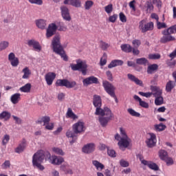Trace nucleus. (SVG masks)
<instances>
[{
    "label": "nucleus",
    "mask_w": 176,
    "mask_h": 176,
    "mask_svg": "<svg viewBox=\"0 0 176 176\" xmlns=\"http://www.w3.org/2000/svg\"><path fill=\"white\" fill-rule=\"evenodd\" d=\"M8 61H10L12 67H18L20 64L19 58L16 57V55L13 52H10L8 54Z\"/></svg>",
    "instance_id": "obj_15"
},
{
    "label": "nucleus",
    "mask_w": 176,
    "mask_h": 176,
    "mask_svg": "<svg viewBox=\"0 0 176 176\" xmlns=\"http://www.w3.org/2000/svg\"><path fill=\"white\" fill-rule=\"evenodd\" d=\"M162 35H166L167 34H169V35L176 34V25H172L169 27L168 29L162 30Z\"/></svg>",
    "instance_id": "obj_27"
},
{
    "label": "nucleus",
    "mask_w": 176,
    "mask_h": 176,
    "mask_svg": "<svg viewBox=\"0 0 176 176\" xmlns=\"http://www.w3.org/2000/svg\"><path fill=\"white\" fill-rule=\"evenodd\" d=\"M174 87H175V82L173 80H169L166 85V91L167 93H171Z\"/></svg>",
    "instance_id": "obj_32"
},
{
    "label": "nucleus",
    "mask_w": 176,
    "mask_h": 176,
    "mask_svg": "<svg viewBox=\"0 0 176 176\" xmlns=\"http://www.w3.org/2000/svg\"><path fill=\"white\" fill-rule=\"evenodd\" d=\"M66 116L67 118H70L71 119H74V120H75V119H78V116L74 114V111H72V109L71 108H69L67 109Z\"/></svg>",
    "instance_id": "obj_39"
},
{
    "label": "nucleus",
    "mask_w": 176,
    "mask_h": 176,
    "mask_svg": "<svg viewBox=\"0 0 176 176\" xmlns=\"http://www.w3.org/2000/svg\"><path fill=\"white\" fill-rule=\"evenodd\" d=\"M119 65H123V60H113L110 64L108 65V68H114V67H118Z\"/></svg>",
    "instance_id": "obj_31"
},
{
    "label": "nucleus",
    "mask_w": 176,
    "mask_h": 176,
    "mask_svg": "<svg viewBox=\"0 0 176 176\" xmlns=\"http://www.w3.org/2000/svg\"><path fill=\"white\" fill-rule=\"evenodd\" d=\"M118 145L120 148H128V146L130 145V139L129 138H120Z\"/></svg>",
    "instance_id": "obj_24"
},
{
    "label": "nucleus",
    "mask_w": 176,
    "mask_h": 176,
    "mask_svg": "<svg viewBox=\"0 0 176 176\" xmlns=\"http://www.w3.org/2000/svg\"><path fill=\"white\" fill-rule=\"evenodd\" d=\"M30 3L34 4V5H43V0H28Z\"/></svg>",
    "instance_id": "obj_61"
},
{
    "label": "nucleus",
    "mask_w": 176,
    "mask_h": 176,
    "mask_svg": "<svg viewBox=\"0 0 176 176\" xmlns=\"http://www.w3.org/2000/svg\"><path fill=\"white\" fill-rule=\"evenodd\" d=\"M102 86L107 94L114 98L116 102H118V98L116 97V94H115V91L116 90V87L112 85V83L109 81L104 80L102 82Z\"/></svg>",
    "instance_id": "obj_6"
},
{
    "label": "nucleus",
    "mask_w": 176,
    "mask_h": 176,
    "mask_svg": "<svg viewBox=\"0 0 176 176\" xmlns=\"http://www.w3.org/2000/svg\"><path fill=\"white\" fill-rule=\"evenodd\" d=\"M7 47H9V42L1 41L0 43V52H2V50H5V49H7Z\"/></svg>",
    "instance_id": "obj_48"
},
{
    "label": "nucleus",
    "mask_w": 176,
    "mask_h": 176,
    "mask_svg": "<svg viewBox=\"0 0 176 176\" xmlns=\"http://www.w3.org/2000/svg\"><path fill=\"white\" fill-rule=\"evenodd\" d=\"M151 90L152 91V96H153L155 98H157V97H162L163 94V91L159 87L151 85Z\"/></svg>",
    "instance_id": "obj_17"
},
{
    "label": "nucleus",
    "mask_w": 176,
    "mask_h": 176,
    "mask_svg": "<svg viewBox=\"0 0 176 176\" xmlns=\"http://www.w3.org/2000/svg\"><path fill=\"white\" fill-rule=\"evenodd\" d=\"M112 111L108 107H104L102 109L101 107H96L95 115L96 116H105V115H111Z\"/></svg>",
    "instance_id": "obj_11"
},
{
    "label": "nucleus",
    "mask_w": 176,
    "mask_h": 176,
    "mask_svg": "<svg viewBox=\"0 0 176 176\" xmlns=\"http://www.w3.org/2000/svg\"><path fill=\"white\" fill-rule=\"evenodd\" d=\"M10 140V136L9 135H5L3 138L2 144L6 145V144L9 142Z\"/></svg>",
    "instance_id": "obj_55"
},
{
    "label": "nucleus",
    "mask_w": 176,
    "mask_h": 176,
    "mask_svg": "<svg viewBox=\"0 0 176 176\" xmlns=\"http://www.w3.org/2000/svg\"><path fill=\"white\" fill-rule=\"evenodd\" d=\"M140 161L142 164H144V166H147L148 168L151 170H153L154 171H159V166L156 164V163L153 162L152 161H146L145 160H141Z\"/></svg>",
    "instance_id": "obj_14"
},
{
    "label": "nucleus",
    "mask_w": 176,
    "mask_h": 176,
    "mask_svg": "<svg viewBox=\"0 0 176 176\" xmlns=\"http://www.w3.org/2000/svg\"><path fill=\"white\" fill-rule=\"evenodd\" d=\"M109 46L110 45L108 43L104 42L102 41H100V47L102 49V50H107Z\"/></svg>",
    "instance_id": "obj_50"
},
{
    "label": "nucleus",
    "mask_w": 176,
    "mask_h": 176,
    "mask_svg": "<svg viewBox=\"0 0 176 176\" xmlns=\"http://www.w3.org/2000/svg\"><path fill=\"white\" fill-rule=\"evenodd\" d=\"M56 87H67V89H74L76 86V81H69L67 79H58L55 83Z\"/></svg>",
    "instance_id": "obj_8"
},
{
    "label": "nucleus",
    "mask_w": 176,
    "mask_h": 176,
    "mask_svg": "<svg viewBox=\"0 0 176 176\" xmlns=\"http://www.w3.org/2000/svg\"><path fill=\"white\" fill-rule=\"evenodd\" d=\"M107 154L111 157H116V152L115 150L107 148Z\"/></svg>",
    "instance_id": "obj_60"
},
{
    "label": "nucleus",
    "mask_w": 176,
    "mask_h": 176,
    "mask_svg": "<svg viewBox=\"0 0 176 176\" xmlns=\"http://www.w3.org/2000/svg\"><path fill=\"white\" fill-rule=\"evenodd\" d=\"M164 36L160 38V43H168V42H173L175 41V37L171 36L170 34H163Z\"/></svg>",
    "instance_id": "obj_21"
},
{
    "label": "nucleus",
    "mask_w": 176,
    "mask_h": 176,
    "mask_svg": "<svg viewBox=\"0 0 176 176\" xmlns=\"http://www.w3.org/2000/svg\"><path fill=\"white\" fill-rule=\"evenodd\" d=\"M106 117L100 116L98 118L99 122L102 127H107L109 121L112 120L115 116H113V113H110L109 115H105Z\"/></svg>",
    "instance_id": "obj_9"
},
{
    "label": "nucleus",
    "mask_w": 176,
    "mask_h": 176,
    "mask_svg": "<svg viewBox=\"0 0 176 176\" xmlns=\"http://www.w3.org/2000/svg\"><path fill=\"white\" fill-rule=\"evenodd\" d=\"M121 50L125 53H131L133 47L129 44H123L121 45Z\"/></svg>",
    "instance_id": "obj_37"
},
{
    "label": "nucleus",
    "mask_w": 176,
    "mask_h": 176,
    "mask_svg": "<svg viewBox=\"0 0 176 176\" xmlns=\"http://www.w3.org/2000/svg\"><path fill=\"white\" fill-rule=\"evenodd\" d=\"M50 122V117L43 116L38 120L37 123H38V124H42V123H43V126H45V124H49Z\"/></svg>",
    "instance_id": "obj_35"
},
{
    "label": "nucleus",
    "mask_w": 176,
    "mask_h": 176,
    "mask_svg": "<svg viewBox=\"0 0 176 176\" xmlns=\"http://www.w3.org/2000/svg\"><path fill=\"white\" fill-rule=\"evenodd\" d=\"M27 146V141L25 139H23L21 144L15 148L16 153H21V152H24V149H25Z\"/></svg>",
    "instance_id": "obj_23"
},
{
    "label": "nucleus",
    "mask_w": 176,
    "mask_h": 176,
    "mask_svg": "<svg viewBox=\"0 0 176 176\" xmlns=\"http://www.w3.org/2000/svg\"><path fill=\"white\" fill-rule=\"evenodd\" d=\"M52 164L54 166H60L62 163H64V158L63 157H57L56 155H52L50 158Z\"/></svg>",
    "instance_id": "obj_19"
},
{
    "label": "nucleus",
    "mask_w": 176,
    "mask_h": 176,
    "mask_svg": "<svg viewBox=\"0 0 176 176\" xmlns=\"http://www.w3.org/2000/svg\"><path fill=\"white\" fill-rule=\"evenodd\" d=\"M92 164L96 166V169L98 170L100 168V170H104V164H101V162L97 161V160H94L92 161Z\"/></svg>",
    "instance_id": "obj_45"
},
{
    "label": "nucleus",
    "mask_w": 176,
    "mask_h": 176,
    "mask_svg": "<svg viewBox=\"0 0 176 176\" xmlns=\"http://www.w3.org/2000/svg\"><path fill=\"white\" fill-rule=\"evenodd\" d=\"M157 28L162 30V28H167V25L165 23H161L159 21L157 22Z\"/></svg>",
    "instance_id": "obj_58"
},
{
    "label": "nucleus",
    "mask_w": 176,
    "mask_h": 176,
    "mask_svg": "<svg viewBox=\"0 0 176 176\" xmlns=\"http://www.w3.org/2000/svg\"><path fill=\"white\" fill-rule=\"evenodd\" d=\"M10 100L12 104H19V101L21 100V94L19 93L14 94L12 95Z\"/></svg>",
    "instance_id": "obj_30"
},
{
    "label": "nucleus",
    "mask_w": 176,
    "mask_h": 176,
    "mask_svg": "<svg viewBox=\"0 0 176 176\" xmlns=\"http://www.w3.org/2000/svg\"><path fill=\"white\" fill-rule=\"evenodd\" d=\"M145 8H146V10L148 13H151V10H153V5L151 2H146Z\"/></svg>",
    "instance_id": "obj_51"
},
{
    "label": "nucleus",
    "mask_w": 176,
    "mask_h": 176,
    "mask_svg": "<svg viewBox=\"0 0 176 176\" xmlns=\"http://www.w3.org/2000/svg\"><path fill=\"white\" fill-rule=\"evenodd\" d=\"M164 162H165L167 164V166H172V164H174V161L173 160V158L170 157H167Z\"/></svg>",
    "instance_id": "obj_59"
},
{
    "label": "nucleus",
    "mask_w": 176,
    "mask_h": 176,
    "mask_svg": "<svg viewBox=\"0 0 176 176\" xmlns=\"http://www.w3.org/2000/svg\"><path fill=\"white\" fill-rule=\"evenodd\" d=\"M28 45L30 47L32 46L36 52H41L42 50V47L41 46L39 42L35 41L34 39L29 40L28 41Z\"/></svg>",
    "instance_id": "obj_18"
},
{
    "label": "nucleus",
    "mask_w": 176,
    "mask_h": 176,
    "mask_svg": "<svg viewBox=\"0 0 176 176\" xmlns=\"http://www.w3.org/2000/svg\"><path fill=\"white\" fill-rule=\"evenodd\" d=\"M138 94L140 96H142V97H146V98H150V97H152V92H142V91H139Z\"/></svg>",
    "instance_id": "obj_53"
},
{
    "label": "nucleus",
    "mask_w": 176,
    "mask_h": 176,
    "mask_svg": "<svg viewBox=\"0 0 176 176\" xmlns=\"http://www.w3.org/2000/svg\"><path fill=\"white\" fill-rule=\"evenodd\" d=\"M153 28H155L153 22L146 23L145 19H142L139 22V30H140L142 34H145L148 31H153Z\"/></svg>",
    "instance_id": "obj_7"
},
{
    "label": "nucleus",
    "mask_w": 176,
    "mask_h": 176,
    "mask_svg": "<svg viewBox=\"0 0 176 176\" xmlns=\"http://www.w3.org/2000/svg\"><path fill=\"white\" fill-rule=\"evenodd\" d=\"M159 69V65L157 64H152L148 66L147 67V74L149 75H152V74H155L156 71Z\"/></svg>",
    "instance_id": "obj_28"
},
{
    "label": "nucleus",
    "mask_w": 176,
    "mask_h": 176,
    "mask_svg": "<svg viewBox=\"0 0 176 176\" xmlns=\"http://www.w3.org/2000/svg\"><path fill=\"white\" fill-rule=\"evenodd\" d=\"M166 65L168 67H170V68H174L175 67V60H173L172 58L170 60H168L166 61Z\"/></svg>",
    "instance_id": "obj_57"
},
{
    "label": "nucleus",
    "mask_w": 176,
    "mask_h": 176,
    "mask_svg": "<svg viewBox=\"0 0 176 176\" xmlns=\"http://www.w3.org/2000/svg\"><path fill=\"white\" fill-rule=\"evenodd\" d=\"M31 83H27L24 86L19 88L20 91L22 93H30L31 92Z\"/></svg>",
    "instance_id": "obj_36"
},
{
    "label": "nucleus",
    "mask_w": 176,
    "mask_h": 176,
    "mask_svg": "<svg viewBox=\"0 0 176 176\" xmlns=\"http://www.w3.org/2000/svg\"><path fill=\"white\" fill-rule=\"evenodd\" d=\"M127 76H128V79H129V80H131V82H134L135 85H138V86H142L143 85L142 80L138 79V78L135 77L134 75L131 74H128Z\"/></svg>",
    "instance_id": "obj_25"
},
{
    "label": "nucleus",
    "mask_w": 176,
    "mask_h": 176,
    "mask_svg": "<svg viewBox=\"0 0 176 176\" xmlns=\"http://www.w3.org/2000/svg\"><path fill=\"white\" fill-rule=\"evenodd\" d=\"M120 134L122 138H129V136H127V133H126V131L123 129V128L120 129Z\"/></svg>",
    "instance_id": "obj_64"
},
{
    "label": "nucleus",
    "mask_w": 176,
    "mask_h": 176,
    "mask_svg": "<svg viewBox=\"0 0 176 176\" xmlns=\"http://www.w3.org/2000/svg\"><path fill=\"white\" fill-rule=\"evenodd\" d=\"M68 167H69V165H68V164H63L60 166V170H62V171H64L65 174H72V170L68 169Z\"/></svg>",
    "instance_id": "obj_38"
},
{
    "label": "nucleus",
    "mask_w": 176,
    "mask_h": 176,
    "mask_svg": "<svg viewBox=\"0 0 176 176\" xmlns=\"http://www.w3.org/2000/svg\"><path fill=\"white\" fill-rule=\"evenodd\" d=\"M35 23L40 30H45L46 28V21L45 19H37L35 21Z\"/></svg>",
    "instance_id": "obj_29"
},
{
    "label": "nucleus",
    "mask_w": 176,
    "mask_h": 176,
    "mask_svg": "<svg viewBox=\"0 0 176 176\" xmlns=\"http://www.w3.org/2000/svg\"><path fill=\"white\" fill-rule=\"evenodd\" d=\"M149 63L146 58H139L136 59V64L138 65H146Z\"/></svg>",
    "instance_id": "obj_40"
},
{
    "label": "nucleus",
    "mask_w": 176,
    "mask_h": 176,
    "mask_svg": "<svg viewBox=\"0 0 176 176\" xmlns=\"http://www.w3.org/2000/svg\"><path fill=\"white\" fill-rule=\"evenodd\" d=\"M12 115L9 111H3L1 113H0V120H3L5 122H8L9 119H10V117Z\"/></svg>",
    "instance_id": "obj_33"
},
{
    "label": "nucleus",
    "mask_w": 176,
    "mask_h": 176,
    "mask_svg": "<svg viewBox=\"0 0 176 176\" xmlns=\"http://www.w3.org/2000/svg\"><path fill=\"white\" fill-rule=\"evenodd\" d=\"M22 72L23 73L22 76L23 79H30V76H31V70H30L28 67L23 68Z\"/></svg>",
    "instance_id": "obj_34"
},
{
    "label": "nucleus",
    "mask_w": 176,
    "mask_h": 176,
    "mask_svg": "<svg viewBox=\"0 0 176 176\" xmlns=\"http://www.w3.org/2000/svg\"><path fill=\"white\" fill-rule=\"evenodd\" d=\"M168 157V154L167 153V151L165 150H160L159 151V157L161 159V160H166V158Z\"/></svg>",
    "instance_id": "obj_42"
},
{
    "label": "nucleus",
    "mask_w": 176,
    "mask_h": 176,
    "mask_svg": "<svg viewBox=\"0 0 176 176\" xmlns=\"http://www.w3.org/2000/svg\"><path fill=\"white\" fill-rule=\"evenodd\" d=\"M52 152L56 155H59L60 156H64L65 155V153H64L63 149L58 147H53Z\"/></svg>",
    "instance_id": "obj_41"
},
{
    "label": "nucleus",
    "mask_w": 176,
    "mask_h": 176,
    "mask_svg": "<svg viewBox=\"0 0 176 176\" xmlns=\"http://www.w3.org/2000/svg\"><path fill=\"white\" fill-rule=\"evenodd\" d=\"M76 64L72 63L70 64V68H72V71H80L82 75H86L87 73V64L86 62L78 59L76 61Z\"/></svg>",
    "instance_id": "obj_5"
},
{
    "label": "nucleus",
    "mask_w": 176,
    "mask_h": 176,
    "mask_svg": "<svg viewBox=\"0 0 176 176\" xmlns=\"http://www.w3.org/2000/svg\"><path fill=\"white\" fill-rule=\"evenodd\" d=\"M116 20H118V14H114L109 17V21L110 23H115Z\"/></svg>",
    "instance_id": "obj_62"
},
{
    "label": "nucleus",
    "mask_w": 176,
    "mask_h": 176,
    "mask_svg": "<svg viewBox=\"0 0 176 176\" xmlns=\"http://www.w3.org/2000/svg\"><path fill=\"white\" fill-rule=\"evenodd\" d=\"M93 5H94V2L93 1L87 0L84 4V8L85 10H90V9L93 8Z\"/></svg>",
    "instance_id": "obj_43"
},
{
    "label": "nucleus",
    "mask_w": 176,
    "mask_h": 176,
    "mask_svg": "<svg viewBox=\"0 0 176 176\" xmlns=\"http://www.w3.org/2000/svg\"><path fill=\"white\" fill-rule=\"evenodd\" d=\"M61 16L65 21H71L72 18L71 14H69V9L65 6H60Z\"/></svg>",
    "instance_id": "obj_10"
},
{
    "label": "nucleus",
    "mask_w": 176,
    "mask_h": 176,
    "mask_svg": "<svg viewBox=\"0 0 176 176\" xmlns=\"http://www.w3.org/2000/svg\"><path fill=\"white\" fill-rule=\"evenodd\" d=\"M104 10L107 14H110V13H112L113 10V5L109 4L104 7Z\"/></svg>",
    "instance_id": "obj_49"
},
{
    "label": "nucleus",
    "mask_w": 176,
    "mask_h": 176,
    "mask_svg": "<svg viewBox=\"0 0 176 176\" xmlns=\"http://www.w3.org/2000/svg\"><path fill=\"white\" fill-rule=\"evenodd\" d=\"M120 20L122 21V23H126L127 21V18L126 17V15L123 12H120Z\"/></svg>",
    "instance_id": "obj_63"
},
{
    "label": "nucleus",
    "mask_w": 176,
    "mask_h": 176,
    "mask_svg": "<svg viewBox=\"0 0 176 176\" xmlns=\"http://www.w3.org/2000/svg\"><path fill=\"white\" fill-rule=\"evenodd\" d=\"M63 3L65 5H72V6H74V8H80L82 6L80 0H65Z\"/></svg>",
    "instance_id": "obj_20"
},
{
    "label": "nucleus",
    "mask_w": 176,
    "mask_h": 176,
    "mask_svg": "<svg viewBox=\"0 0 176 176\" xmlns=\"http://www.w3.org/2000/svg\"><path fill=\"white\" fill-rule=\"evenodd\" d=\"M93 104L96 108H98L102 105L101 97L98 95H94L93 98Z\"/></svg>",
    "instance_id": "obj_26"
},
{
    "label": "nucleus",
    "mask_w": 176,
    "mask_h": 176,
    "mask_svg": "<svg viewBox=\"0 0 176 176\" xmlns=\"http://www.w3.org/2000/svg\"><path fill=\"white\" fill-rule=\"evenodd\" d=\"M60 39V35L57 34L54 36L52 42L53 52L60 56L63 61H68V56L65 54V51H64V48L63 47V45H61Z\"/></svg>",
    "instance_id": "obj_2"
},
{
    "label": "nucleus",
    "mask_w": 176,
    "mask_h": 176,
    "mask_svg": "<svg viewBox=\"0 0 176 176\" xmlns=\"http://www.w3.org/2000/svg\"><path fill=\"white\" fill-rule=\"evenodd\" d=\"M67 31V26L64 25L63 22H58L57 25L56 23H51L49 25L47 29L46 36L47 38H50L56 34V31Z\"/></svg>",
    "instance_id": "obj_4"
},
{
    "label": "nucleus",
    "mask_w": 176,
    "mask_h": 176,
    "mask_svg": "<svg viewBox=\"0 0 176 176\" xmlns=\"http://www.w3.org/2000/svg\"><path fill=\"white\" fill-rule=\"evenodd\" d=\"M72 131L68 130L66 132V137L67 138H73L72 141H70V144L75 143L78 138V134H80L85 132V122L82 121H78L72 125Z\"/></svg>",
    "instance_id": "obj_1"
},
{
    "label": "nucleus",
    "mask_w": 176,
    "mask_h": 176,
    "mask_svg": "<svg viewBox=\"0 0 176 176\" xmlns=\"http://www.w3.org/2000/svg\"><path fill=\"white\" fill-rule=\"evenodd\" d=\"M45 79L47 85L48 86H52L53 85V82L56 79V73L54 72H49L45 76Z\"/></svg>",
    "instance_id": "obj_16"
},
{
    "label": "nucleus",
    "mask_w": 176,
    "mask_h": 176,
    "mask_svg": "<svg viewBox=\"0 0 176 176\" xmlns=\"http://www.w3.org/2000/svg\"><path fill=\"white\" fill-rule=\"evenodd\" d=\"M148 135L150 137L146 140V144L148 148H153L156 145V142H157L156 135L153 133H149Z\"/></svg>",
    "instance_id": "obj_12"
},
{
    "label": "nucleus",
    "mask_w": 176,
    "mask_h": 176,
    "mask_svg": "<svg viewBox=\"0 0 176 176\" xmlns=\"http://www.w3.org/2000/svg\"><path fill=\"white\" fill-rule=\"evenodd\" d=\"M94 149H96V146L93 143H89L82 148V152L84 153H91L94 152Z\"/></svg>",
    "instance_id": "obj_22"
},
{
    "label": "nucleus",
    "mask_w": 176,
    "mask_h": 176,
    "mask_svg": "<svg viewBox=\"0 0 176 176\" xmlns=\"http://www.w3.org/2000/svg\"><path fill=\"white\" fill-rule=\"evenodd\" d=\"M128 112L131 116H135V118H140V116H141L140 113L135 111L133 109H128Z\"/></svg>",
    "instance_id": "obj_47"
},
{
    "label": "nucleus",
    "mask_w": 176,
    "mask_h": 176,
    "mask_svg": "<svg viewBox=\"0 0 176 176\" xmlns=\"http://www.w3.org/2000/svg\"><path fill=\"white\" fill-rule=\"evenodd\" d=\"M43 160H45V153L43 151L40 150L34 153L32 157L33 166L36 167V168L41 170V171H43V170H45V166L42 165Z\"/></svg>",
    "instance_id": "obj_3"
},
{
    "label": "nucleus",
    "mask_w": 176,
    "mask_h": 176,
    "mask_svg": "<svg viewBox=\"0 0 176 176\" xmlns=\"http://www.w3.org/2000/svg\"><path fill=\"white\" fill-rule=\"evenodd\" d=\"M107 64V54H104L102 57L100 58V65L104 67Z\"/></svg>",
    "instance_id": "obj_56"
},
{
    "label": "nucleus",
    "mask_w": 176,
    "mask_h": 176,
    "mask_svg": "<svg viewBox=\"0 0 176 176\" xmlns=\"http://www.w3.org/2000/svg\"><path fill=\"white\" fill-rule=\"evenodd\" d=\"M164 102V99L163 98V96H159L157 98H155V104L157 106L163 105Z\"/></svg>",
    "instance_id": "obj_46"
},
{
    "label": "nucleus",
    "mask_w": 176,
    "mask_h": 176,
    "mask_svg": "<svg viewBox=\"0 0 176 176\" xmlns=\"http://www.w3.org/2000/svg\"><path fill=\"white\" fill-rule=\"evenodd\" d=\"M82 83L84 86H89V85H98L99 81L97 77L91 76L85 78Z\"/></svg>",
    "instance_id": "obj_13"
},
{
    "label": "nucleus",
    "mask_w": 176,
    "mask_h": 176,
    "mask_svg": "<svg viewBox=\"0 0 176 176\" xmlns=\"http://www.w3.org/2000/svg\"><path fill=\"white\" fill-rule=\"evenodd\" d=\"M161 56L160 54H151L148 55V58L150 60H159Z\"/></svg>",
    "instance_id": "obj_52"
},
{
    "label": "nucleus",
    "mask_w": 176,
    "mask_h": 176,
    "mask_svg": "<svg viewBox=\"0 0 176 176\" xmlns=\"http://www.w3.org/2000/svg\"><path fill=\"white\" fill-rule=\"evenodd\" d=\"M132 45L134 46L135 49H138L141 46V41L135 39L132 41Z\"/></svg>",
    "instance_id": "obj_54"
},
{
    "label": "nucleus",
    "mask_w": 176,
    "mask_h": 176,
    "mask_svg": "<svg viewBox=\"0 0 176 176\" xmlns=\"http://www.w3.org/2000/svg\"><path fill=\"white\" fill-rule=\"evenodd\" d=\"M166 125L163 124H155L154 125V130L155 131H164V130H166Z\"/></svg>",
    "instance_id": "obj_44"
}]
</instances>
